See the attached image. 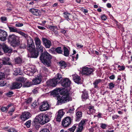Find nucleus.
Here are the masks:
<instances>
[{
	"mask_svg": "<svg viewBox=\"0 0 132 132\" xmlns=\"http://www.w3.org/2000/svg\"><path fill=\"white\" fill-rule=\"evenodd\" d=\"M62 52L61 47H59L56 48V53L57 52L59 54H62Z\"/></svg>",
	"mask_w": 132,
	"mask_h": 132,
	"instance_id": "42",
	"label": "nucleus"
},
{
	"mask_svg": "<svg viewBox=\"0 0 132 132\" xmlns=\"http://www.w3.org/2000/svg\"><path fill=\"white\" fill-rule=\"evenodd\" d=\"M29 39L27 41V49L30 52H32L35 49V46L33 40L31 38Z\"/></svg>",
	"mask_w": 132,
	"mask_h": 132,
	"instance_id": "5",
	"label": "nucleus"
},
{
	"mask_svg": "<svg viewBox=\"0 0 132 132\" xmlns=\"http://www.w3.org/2000/svg\"><path fill=\"white\" fill-rule=\"evenodd\" d=\"M76 46L79 49L82 48L83 47V45L80 44L79 43H77L76 44Z\"/></svg>",
	"mask_w": 132,
	"mask_h": 132,
	"instance_id": "61",
	"label": "nucleus"
},
{
	"mask_svg": "<svg viewBox=\"0 0 132 132\" xmlns=\"http://www.w3.org/2000/svg\"><path fill=\"white\" fill-rule=\"evenodd\" d=\"M107 126V125L105 124L102 123L100 124V127L103 129H105Z\"/></svg>",
	"mask_w": 132,
	"mask_h": 132,
	"instance_id": "48",
	"label": "nucleus"
},
{
	"mask_svg": "<svg viewBox=\"0 0 132 132\" xmlns=\"http://www.w3.org/2000/svg\"><path fill=\"white\" fill-rule=\"evenodd\" d=\"M7 36V32L5 31L0 29V40L2 41H5Z\"/></svg>",
	"mask_w": 132,
	"mask_h": 132,
	"instance_id": "10",
	"label": "nucleus"
},
{
	"mask_svg": "<svg viewBox=\"0 0 132 132\" xmlns=\"http://www.w3.org/2000/svg\"><path fill=\"white\" fill-rule=\"evenodd\" d=\"M62 77L61 75L58 73L55 76V78L54 79L58 83L59 82L60 80L62 78Z\"/></svg>",
	"mask_w": 132,
	"mask_h": 132,
	"instance_id": "25",
	"label": "nucleus"
},
{
	"mask_svg": "<svg viewBox=\"0 0 132 132\" xmlns=\"http://www.w3.org/2000/svg\"><path fill=\"white\" fill-rule=\"evenodd\" d=\"M31 85V84L30 82H27L24 84L23 87H28L30 86Z\"/></svg>",
	"mask_w": 132,
	"mask_h": 132,
	"instance_id": "49",
	"label": "nucleus"
},
{
	"mask_svg": "<svg viewBox=\"0 0 132 132\" xmlns=\"http://www.w3.org/2000/svg\"><path fill=\"white\" fill-rule=\"evenodd\" d=\"M42 41L43 45L46 48H49L52 46V43L51 42L46 38H43Z\"/></svg>",
	"mask_w": 132,
	"mask_h": 132,
	"instance_id": "11",
	"label": "nucleus"
},
{
	"mask_svg": "<svg viewBox=\"0 0 132 132\" xmlns=\"http://www.w3.org/2000/svg\"><path fill=\"white\" fill-rule=\"evenodd\" d=\"M73 79L75 82L77 84L81 83V81L80 77L77 74H75L72 76Z\"/></svg>",
	"mask_w": 132,
	"mask_h": 132,
	"instance_id": "18",
	"label": "nucleus"
},
{
	"mask_svg": "<svg viewBox=\"0 0 132 132\" xmlns=\"http://www.w3.org/2000/svg\"><path fill=\"white\" fill-rule=\"evenodd\" d=\"M52 56L46 51L42 53L40 57V60L45 65L50 67L51 65Z\"/></svg>",
	"mask_w": 132,
	"mask_h": 132,
	"instance_id": "1",
	"label": "nucleus"
},
{
	"mask_svg": "<svg viewBox=\"0 0 132 132\" xmlns=\"http://www.w3.org/2000/svg\"><path fill=\"white\" fill-rule=\"evenodd\" d=\"M88 97V93L87 92L83 93L82 96V97L83 101H84L87 99Z\"/></svg>",
	"mask_w": 132,
	"mask_h": 132,
	"instance_id": "32",
	"label": "nucleus"
},
{
	"mask_svg": "<svg viewBox=\"0 0 132 132\" xmlns=\"http://www.w3.org/2000/svg\"><path fill=\"white\" fill-rule=\"evenodd\" d=\"M71 119L70 117H67L64 119L62 121V125L64 127H68L71 124Z\"/></svg>",
	"mask_w": 132,
	"mask_h": 132,
	"instance_id": "7",
	"label": "nucleus"
},
{
	"mask_svg": "<svg viewBox=\"0 0 132 132\" xmlns=\"http://www.w3.org/2000/svg\"><path fill=\"white\" fill-rule=\"evenodd\" d=\"M63 14H64V17L66 19H69V17L70 15V14L67 12H65Z\"/></svg>",
	"mask_w": 132,
	"mask_h": 132,
	"instance_id": "50",
	"label": "nucleus"
},
{
	"mask_svg": "<svg viewBox=\"0 0 132 132\" xmlns=\"http://www.w3.org/2000/svg\"><path fill=\"white\" fill-rule=\"evenodd\" d=\"M8 27L10 32L18 33L19 30L16 28L12 26H8Z\"/></svg>",
	"mask_w": 132,
	"mask_h": 132,
	"instance_id": "22",
	"label": "nucleus"
},
{
	"mask_svg": "<svg viewBox=\"0 0 132 132\" xmlns=\"http://www.w3.org/2000/svg\"><path fill=\"white\" fill-rule=\"evenodd\" d=\"M71 84V81L69 78H67L63 79L61 82L62 86L65 87H69Z\"/></svg>",
	"mask_w": 132,
	"mask_h": 132,
	"instance_id": "8",
	"label": "nucleus"
},
{
	"mask_svg": "<svg viewBox=\"0 0 132 132\" xmlns=\"http://www.w3.org/2000/svg\"><path fill=\"white\" fill-rule=\"evenodd\" d=\"M58 105L62 103H65L71 100L69 96V93L67 92L65 93L62 96H59L57 97Z\"/></svg>",
	"mask_w": 132,
	"mask_h": 132,
	"instance_id": "3",
	"label": "nucleus"
},
{
	"mask_svg": "<svg viewBox=\"0 0 132 132\" xmlns=\"http://www.w3.org/2000/svg\"><path fill=\"white\" fill-rule=\"evenodd\" d=\"M109 86L110 89H111L114 87L115 85L112 83L111 82L109 84Z\"/></svg>",
	"mask_w": 132,
	"mask_h": 132,
	"instance_id": "55",
	"label": "nucleus"
},
{
	"mask_svg": "<svg viewBox=\"0 0 132 132\" xmlns=\"http://www.w3.org/2000/svg\"><path fill=\"white\" fill-rule=\"evenodd\" d=\"M22 61V59L20 57H17L15 59V62L17 64H20Z\"/></svg>",
	"mask_w": 132,
	"mask_h": 132,
	"instance_id": "35",
	"label": "nucleus"
},
{
	"mask_svg": "<svg viewBox=\"0 0 132 132\" xmlns=\"http://www.w3.org/2000/svg\"><path fill=\"white\" fill-rule=\"evenodd\" d=\"M88 109H89V111L87 112L88 114H93L95 113L96 110L94 109V106H89Z\"/></svg>",
	"mask_w": 132,
	"mask_h": 132,
	"instance_id": "24",
	"label": "nucleus"
},
{
	"mask_svg": "<svg viewBox=\"0 0 132 132\" xmlns=\"http://www.w3.org/2000/svg\"><path fill=\"white\" fill-rule=\"evenodd\" d=\"M10 59L8 57H4L3 58L2 63L4 65L9 64V62Z\"/></svg>",
	"mask_w": 132,
	"mask_h": 132,
	"instance_id": "31",
	"label": "nucleus"
},
{
	"mask_svg": "<svg viewBox=\"0 0 132 132\" xmlns=\"http://www.w3.org/2000/svg\"><path fill=\"white\" fill-rule=\"evenodd\" d=\"M1 21L3 22L6 21L7 20L6 18L5 17H1Z\"/></svg>",
	"mask_w": 132,
	"mask_h": 132,
	"instance_id": "62",
	"label": "nucleus"
},
{
	"mask_svg": "<svg viewBox=\"0 0 132 132\" xmlns=\"http://www.w3.org/2000/svg\"><path fill=\"white\" fill-rule=\"evenodd\" d=\"M31 116V114L29 112H25L22 113L21 118L22 120L25 121L30 118Z\"/></svg>",
	"mask_w": 132,
	"mask_h": 132,
	"instance_id": "13",
	"label": "nucleus"
},
{
	"mask_svg": "<svg viewBox=\"0 0 132 132\" xmlns=\"http://www.w3.org/2000/svg\"><path fill=\"white\" fill-rule=\"evenodd\" d=\"M35 44L37 46H39V45H41V42L40 39L38 37H36L35 38Z\"/></svg>",
	"mask_w": 132,
	"mask_h": 132,
	"instance_id": "30",
	"label": "nucleus"
},
{
	"mask_svg": "<svg viewBox=\"0 0 132 132\" xmlns=\"http://www.w3.org/2000/svg\"><path fill=\"white\" fill-rule=\"evenodd\" d=\"M13 104H11L8 105L6 107L5 106H2L1 108V110L2 112H7L9 108L10 107L13 106Z\"/></svg>",
	"mask_w": 132,
	"mask_h": 132,
	"instance_id": "23",
	"label": "nucleus"
},
{
	"mask_svg": "<svg viewBox=\"0 0 132 132\" xmlns=\"http://www.w3.org/2000/svg\"><path fill=\"white\" fill-rule=\"evenodd\" d=\"M49 52L50 53L55 54L56 53V48L52 47L49 50Z\"/></svg>",
	"mask_w": 132,
	"mask_h": 132,
	"instance_id": "45",
	"label": "nucleus"
},
{
	"mask_svg": "<svg viewBox=\"0 0 132 132\" xmlns=\"http://www.w3.org/2000/svg\"><path fill=\"white\" fill-rule=\"evenodd\" d=\"M86 120V119H83L79 123L78 125L83 127V126L85 124Z\"/></svg>",
	"mask_w": 132,
	"mask_h": 132,
	"instance_id": "43",
	"label": "nucleus"
},
{
	"mask_svg": "<svg viewBox=\"0 0 132 132\" xmlns=\"http://www.w3.org/2000/svg\"><path fill=\"white\" fill-rule=\"evenodd\" d=\"M63 90L60 88H56L55 89L53 90L51 94L54 96H56L60 94H61Z\"/></svg>",
	"mask_w": 132,
	"mask_h": 132,
	"instance_id": "14",
	"label": "nucleus"
},
{
	"mask_svg": "<svg viewBox=\"0 0 132 132\" xmlns=\"http://www.w3.org/2000/svg\"><path fill=\"white\" fill-rule=\"evenodd\" d=\"M37 47L38 50L42 52L43 51L44 49H45V48L41 45H39V46H37Z\"/></svg>",
	"mask_w": 132,
	"mask_h": 132,
	"instance_id": "41",
	"label": "nucleus"
},
{
	"mask_svg": "<svg viewBox=\"0 0 132 132\" xmlns=\"http://www.w3.org/2000/svg\"><path fill=\"white\" fill-rule=\"evenodd\" d=\"M19 37L14 34L10 35L9 36L8 40L12 44H13V46H18L19 44Z\"/></svg>",
	"mask_w": 132,
	"mask_h": 132,
	"instance_id": "4",
	"label": "nucleus"
},
{
	"mask_svg": "<svg viewBox=\"0 0 132 132\" xmlns=\"http://www.w3.org/2000/svg\"><path fill=\"white\" fill-rule=\"evenodd\" d=\"M2 46L0 44V55H1L3 54V53L2 52Z\"/></svg>",
	"mask_w": 132,
	"mask_h": 132,
	"instance_id": "63",
	"label": "nucleus"
},
{
	"mask_svg": "<svg viewBox=\"0 0 132 132\" xmlns=\"http://www.w3.org/2000/svg\"><path fill=\"white\" fill-rule=\"evenodd\" d=\"M101 81L102 80L100 79H99L96 80L93 83V84L94 85V87L95 88H97L98 87V84L101 82Z\"/></svg>",
	"mask_w": 132,
	"mask_h": 132,
	"instance_id": "33",
	"label": "nucleus"
},
{
	"mask_svg": "<svg viewBox=\"0 0 132 132\" xmlns=\"http://www.w3.org/2000/svg\"><path fill=\"white\" fill-rule=\"evenodd\" d=\"M94 71L93 68L85 67H82V73L84 75H88L91 74Z\"/></svg>",
	"mask_w": 132,
	"mask_h": 132,
	"instance_id": "6",
	"label": "nucleus"
},
{
	"mask_svg": "<svg viewBox=\"0 0 132 132\" xmlns=\"http://www.w3.org/2000/svg\"><path fill=\"white\" fill-rule=\"evenodd\" d=\"M47 28L51 30H53L54 29L56 28V27L55 26L49 25L48 26Z\"/></svg>",
	"mask_w": 132,
	"mask_h": 132,
	"instance_id": "53",
	"label": "nucleus"
},
{
	"mask_svg": "<svg viewBox=\"0 0 132 132\" xmlns=\"http://www.w3.org/2000/svg\"><path fill=\"white\" fill-rule=\"evenodd\" d=\"M75 110V109L73 107L72 108L70 107L67 109V113H72Z\"/></svg>",
	"mask_w": 132,
	"mask_h": 132,
	"instance_id": "37",
	"label": "nucleus"
},
{
	"mask_svg": "<svg viewBox=\"0 0 132 132\" xmlns=\"http://www.w3.org/2000/svg\"><path fill=\"white\" fill-rule=\"evenodd\" d=\"M46 83L48 86L53 87H55L58 83L54 78L48 81Z\"/></svg>",
	"mask_w": 132,
	"mask_h": 132,
	"instance_id": "16",
	"label": "nucleus"
},
{
	"mask_svg": "<svg viewBox=\"0 0 132 132\" xmlns=\"http://www.w3.org/2000/svg\"><path fill=\"white\" fill-rule=\"evenodd\" d=\"M27 70L30 73H29V75H31V76L33 75V73L35 72L36 71L35 67L33 65L30 66L29 68L27 69Z\"/></svg>",
	"mask_w": 132,
	"mask_h": 132,
	"instance_id": "17",
	"label": "nucleus"
},
{
	"mask_svg": "<svg viewBox=\"0 0 132 132\" xmlns=\"http://www.w3.org/2000/svg\"><path fill=\"white\" fill-rule=\"evenodd\" d=\"M40 132H50L48 129L47 128H43L40 131Z\"/></svg>",
	"mask_w": 132,
	"mask_h": 132,
	"instance_id": "57",
	"label": "nucleus"
},
{
	"mask_svg": "<svg viewBox=\"0 0 132 132\" xmlns=\"http://www.w3.org/2000/svg\"><path fill=\"white\" fill-rule=\"evenodd\" d=\"M36 121L41 125H44L48 122L50 119L48 115L45 114H41L37 115L35 118Z\"/></svg>",
	"mask_w": 132,
	"mask_h": 132,
	"instance_id": "2",
	"label": "nucleus"
},
{
	"mask_svg": "<svg viewBox=\"0 0 132 132\" xmlns=\"http://www.w3.org/2000/svg\"><path fill=\"white\" fill-rule=\"evenodd\" d=\"M29 11L34 15L38 16L41 15L40 10L37 9H31Z\"/></svg>",
	"mask_w": 132,
	"mask_h": 132,
	"instance_id": "19",
	"label": "nucleus"
},
{
	"mask_svg": "<svg viewBox=\"0 0 132 132\" xmlns=\"http://www.w3.org/2000/svg\"><path fill=\"white\" fill-rule=\"evenodd\" d=\"M78 126L77 127V128L76 129V132H81L82 131L83 127L82 126H81L78 125Z\"/></svg>",
	"mask_w": 132,
	"mask_h": 132,
	"instance_id": "40",
	"label": "nucleus"
},
{
	"mask_svg": "<svg viewBox=\"0 0 132 132\" xmlns=\"http://www.w3.org/2000/svg\"><path fill=\"white\" fill-rule=\"evenodd\" d=\"M49 108V105L46 102H44L39 107V109L41 111H44L48 110Z\"/></svg>",
	"mask_w": 132,
	"mask_h": 132,
	"instance_id": "9",
	"label": "nucleus"
},
{
	"mask_svg": "<svg viewBox=\"0 0 132 132\" xmlns=\"http://www.w3.org/2000/svg\"><path fill=\"white\" fill-rule=\"evenodd\" d=\"M59 65L61 68H65L67 67L66 63L63 61H61L59 62Z\"/></svg>",
	"mask_w": 132,
	"mask_h": 132,
	"instance_id": "28",
	"label": "nucleus"
},
{
	"mask_svg": "<svg viewBox=\"0 0 132 132\" xmlns=\"http://www.w3.org/2000/svg\"><path fill=\"white\" fill-rule=\"evenodd\" d=\"M15 110V108L14 107H12V109L10 110L8 112V114L10 116L12 115L13 113Z\"/></svg>",
	"mask_w": 132,
	"mask_h": 132,
	"instance_id": "44",
	"label": "nucleus"
},
{
	"mask_svg": "<svg viewBox=\"0 0 132 132\" xmlns=\"http://www.w3.org/2000/svg\"><path fill=\"white\" fill-rule=\"evenodd\" d=\"M78 54H77L76 56H72V58L73 61H75L77 60L78 58Z\"/></svg>",
	"mask_w": 132,
	"mask_h": 132,
	"instance_id": "58",
	"label": "nucleus"
},
{
	"mask_svg": "<svg viewBox=\"0 0 132 132\" xmlns=\"http://www.w3.org/2000/svg\"><path fill=\"white\" fill-rule=\"evenodd\" d=\"M4 77V73L0 72V80L2 79Z\"/></svg>",
	"mask_w": 132,
	"mask_h": 132,
	"instance_id": "59",
	"label": "nucleus"
},
{
	"mask_svg": "<svg viewBox=\"0 0 132 132\" xmlns=\"http://www.w3.org/2000/svg\"><path fill=\"white\" fill-rule=\"evenodd\" d=\"M23 24L22 23H16L15 24V26L16 27H20L22 26Z\"/></svg>",
	"mask_w": 132,
	"mask_h": 132,
	"instance_id": "52",
	"label": "nucleus"
},
{
	"mask_svg": "<svg viewBox=\"0 0 132 132\" xmlns=\"http://www.w3.org/2000/svg\"><path fill=\"white\" fill-rule=\"evenodd\" d=\"M2 50L5 52L8 53H10L12 51V50L5 45L2 46Z\"/></svg>",
	"mask_w": 132,
	"mask_h": 132,
	"instance_id": "21",
	"label": "nucleus"
},
{
	"mask_svg": "<svg viewBox=\"0 0 132 132\" xmlns=\"http://www.w3.org/2000/svg\"><path fill=\"white\" fill-rule=\"evenodd\" d=\"M31 121L30 120L27 121L25 124V125L28 128H29L31 125Z\"/></svg>",
	"mask_w": 132,
	"mask_h": 132,
	"instance_id": "51",
	"label": "nucleus"
},
{
	"mask_svg": "<svg viewBox=\"0 0 132 132\" xmlns=\"http://www.w3.org/2000/svg\"><path fill=\"white\" fill-rule=\"evenodd\" d=\"M6 83L7 82L6 80L1 81L0 82V86L2 87L5 86Z\"/></svg>",
	"mask_w": 132,
	"mask_h": 132,
	"instance_id": "46",
	"label": "nucleus"
},
{
	"mask_svg": "<svg viewBox=\"0 0 132 132\" xmlns=\"http://www.w3.org/2000/svg\"><path fill=\"white\" fill-rule=\"evenodd\" d=\"M41 78L40 76H37L32 80V83L34 85L39 84L41 81Z\"/></svg>",
	"mask_w": 132,
	"mask_h": 132,
	"instance_id": "20",
	"label": "nucleus"
},
{
	"mask_svg": "<svg viewBox=\"0 0 132 132\" xmlns=\"http://www.w3.org/2000/svg\"><path fill=\"white\" fill-rule=\"evenodd\" d=\"M8 132H17V131L13 128H10L7 130Z\"/></svg>",
	"mask_w": 132,
	"mask_h": 132,
	"instance_id": "54",
	"label": "nucleus"
},
{
	"mask_svg": "<svg viewBox=\"0 0 132 132\" xmlns=\"http://www.w3.org/2000/svg\"><path fill=\"white\" fill-rule=\"evenodd\" d=\"M26 79L23 77H20L16 79V81L22 83L24 82L26 80Z\"/></svg>",
	"mask_w": 132,
	"mask_h": 132,
	"instance_id": "34",
	"label": "nucleus"
},
{
	"mask_svg": "<svg viewBox=\"0 0 132 132\" xmlns=\"http://www.w3.org/2000/svg\"><path fill=\"white\" fill-rule=\"evenodd\" d=\"M18 33L26 38L27 39V41L29 38V37L31 38L29 36H28L27 34L24 33L20 30L19 31Z\"/></svg>",
	"mask_w": 132,
	"mask_h": 132,
	"instance_id": "27",
	"label": "nucleus"
},
{
	"mask_svg": "<svg viewBox=\"0 0 132 132\" xmlns=\"http://www.w3.org/2000/svg\"><path fill=\"white\" fill-rule=\"evenodd\" d=\"M62 117L60 116L57 115V117L56 118V121L58 122H60L61 121V118Z\"/></svg>",
	"mask_w": 132,
	"mask_h": 132,
	"instance_id": "60",
	"label": "nucleus"
},
{
	"mask_svg": "<svg viewBox=\"0 0 132 132\" xmlns=\"http://www.w3.org/2000/svg\"><path fill=\"white\" fill-rule=\"evenodd\" d=\"M119 117V116L117 115H114L112 117V118L113 120H114L115 119H116Z\"/></svg>",
	"mask_w": 132,
	"mask_h": 132,
	"instance_id": "64",
	"label": "nucleus"
},
{
	"mask_svg": "<svg viewBox=\"0 0 132 132\" xmlns=\"http://www.w3.org/2000/svg\"><path fill=\"white\" fill-rule=\"evenodd\" d=\"M22 84L21 82H16L13 83L10 87L11 89H18L20 88L22 86Z\"/></svg>",
	"mask_w": 132,
	"mask_h": 132,
	"instance_id": "15",
	"label": "nucleus"
},
{
	"mask_svg": "<svg viewBox=\"0 0 132 132\" xmlns=\"http://www.w3.org/2000/svg\"><path fill=\"white\" fill-rule=\"evenodd\" d=\"M13 94V92L10 91L6 93V94L7 96L11 97L12 95Z\"/></svg>",
	"mask_w": 132,
	"mask_h": 132,
	"instance_id": "56",
	"label": "nucleus"
},
{
	"mask_svg": "<svg viewBox=\"0 0 132 132\" xmlns=\"http://www.w3.org/2000/svg\"><path fill=\"white\" fill-rule=\"evenodd\" d=\"M118 68L119 70L120 71L123 70L125 68V67L124 66L120 65H118Z\"/></svg>",
	"mask_w": 132,
	"mask_h": 132,
	"instance_id": "47",
	"label": "nucleus"
},
{
	"mask_svg": "<svg viewBox=\"0 0 132 132\" xmlns=\"http://www.w3.org/2000/svg\"><path fill=\"white\" fill-rule=\"evenodd\" d=\"M64 54L63 55L66 56H67L69 54V51L68 48L65 47L63 48Z\"/></svg>",
	"mask_w": 132,
	"mask_h": 132,
	"instance_id": "29",
	"label": "nucleus"
},
{
	"mask_svg": "<svg viewBox=\"0 0 132 132\" xmlns=\"http://www.w3.org/2000/svg\"><path fill=\"white\" fill-rule=\"evenodd\" d=\"M64 114V112H63V110L61 109L59 111L57 115L62 117Z\"/></svg>",
	"mask_w": 132,
	"mask_h": 132,
	"instance_id": "38",
	"label": "nucleus"
},
{
	"mask_svg": "<svg viewBox=\"0 0 132 132\" xmlns=\"http://www.w3.org/2000/svg\"><path fill=\"white\" fill-rule=\"evenodd\" d=\"M31 56L34 58H37L38 56L39 52L36 50H34L31 52Z\"/></svg>",
	"mask_w": 132,
	"mask_h": 132,
	"instance_id": "26",
	"label": "nucleus"
},
{
	"mask_svg": "<svg viewBox=\"0 0 132 132\" xmlns=\"http://www.w3.org/2000/svg\"><path fill=\"white\" fill-rule=\"evenodd\" d=\"M77 126V124H75L71 128H69V130L70 132H73Z\"/></svg>",
	"mask_w": 132,
	"mask_h": 132,
	"instance_id": "39",
	"label": "nucleus"
},
{
	"mask_svg": "<svg viewBox=\"0 0 132 132\" xmlns=\"http://www.w3.org/2000/svg\"><path fill=\"white\" fill-rule=\"evenodd\" d=\"M78 108L76 111L75 115V119L76 121H79L82 116V113L81 111H79Z\"/></svg>",
	"mask_w": 132,
	"mask_h": 132,
	"instance_id": "12",
	"label": "nucleus"
},
{
	"mask_svg": "<svg viewBox=\"0 0 132 132\" xmlns=\"http://www.w3.org/2000/svg\"><path fill=\"white\" fill-rule=\"evenodd\" d=\"M20 69V68H18L15 69L14 71L13 74L15 75H17L18 74L21 75Z\"/></svg>",
	"mask_w": 132,
	"mask_h": 132,
	"instance_id": "36",
	"label": "nucleus"
}]
</instances>
